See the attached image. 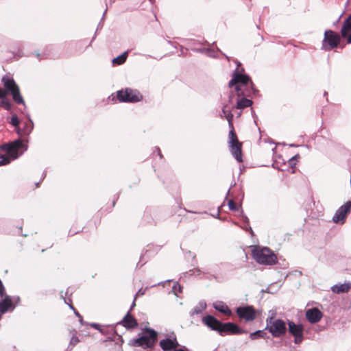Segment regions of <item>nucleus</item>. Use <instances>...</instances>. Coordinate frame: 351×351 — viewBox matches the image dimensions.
<instances>
[{
  "mask_svg": "<svg viewBox=\"0 0 351 351\" xmlns=\"http://www.w3.org/2000/svg\"><path fill=\"white\" fill-rule=\"evenodd\" d=\"M110 97H112V101H115V97H114L113 95H112L110 97Z\"/></svg>",
  "mask_w": 351,
  "mask_h": 351,
  "instance_id": "obj_36",
  "label": "nucleus"
},
{
  "mask_svg": "<svg viewBox=\"0 0 351 351\" xmlns=\"http://www.w3.org/2000/svg\"><path fill=\"white\" fill-rule=\"evenodd\" d=\"M1 106H2L5 110H9L11 108L12 104L10 101L5 97L2 99Z\"/></svg>",
  "mask_w": 351,
  "mask_h": 351,
  "instance_id": "obj_24",
  "label": "nucleus"
},
{
  "mask_svg": "<svg viewBox=\"0 0 351 351\" xmlns=\"http://www.w3.org/2000/svg\"><path fill=\"white\" fill-rule=\"evenodd\" d=\"M159 346L163 351H173L180 346L176 337L165 338L160 341Z\"/></svg>",
  "mask_w": 351,
  "mask_h": 351,
  "instance_id": "obj_14",
  "label": "nucleus"
},
{
  "mask_svg": "<svg viewBox=\"0 0 351 351\" xmlns=\"http://www.w3.org/2000/svg\"><path fill=\"white\" fill-rule=\"evenodd\" d=\"M222 112L223 114V116L226 119V115L228 114V113H231L230 111L227 110H226V106H223V109H222Z\"/></svg>",
  "mask_w": 351,
  "mask_h": 351,
  "instance_id": "obj_32",
  "label": "nucleus"
},
{
  "mask_svg": "<svg viewBox=\"0 0 351 351\" xmlns=\"http://www.w3.org/2000/svg\"><path fill=\"white\" fill-rule=\"evenodd\" d=\"M249 84H250L252 87L254 86V83L247 75L235 71L232 74V77L228 83V86L230 88L234 87V91L239 96H245L244 88L247 87Z\"/></svg>",
  "mask_w": 351,
  "mask_h": 351,
  "instance_id": "obj_4",
  "label": "nucleus"
},
{
  "mask_svg": "<svg viewBox=\"0 0 351 351\" xmlns=\"http://www.w3.org/2000/svg\"><path fill=\"white\" fill-rule=\"evenodd\" d=\"M351 289V282H345L343 284L335 285L331 287L333 293L340 294L348 293Z\"/></svg>",
  "mask_w": 351,
  "mask_h": 351,
  "instance_id": "obj_18",
  "label": "nucleus"
},
{
  "mask_svg": "<svg viewBox=\"0 0 351 351\" xmlns=\"http://www.w3.org/2000/svg\"><path fill=\"white\" fill-rule=\"evenodd\" d=\"M228 204L230 210H237V204L232 199H230L228 201Z\"/></svg>",
  "mask_w": 351,
  "mask_h": 351,
  "instance_id": "obj_28",
  "label": "nucleus"
},
{
  "mask_svg": "<svg viewBox=\"0 0 351 351\" xmlns=\"http://www.w3.org/2000/svg\"><path fill=\"white\" fill-rule=\"evenodd\" d=\"M235 312L240 321L245 323L254 321L258 316V311L250 305L239 306L236 308Z\"/></svg>",
  "mask_w": 351,
  "mask_h": 351,
  "instance_id": "obj_9",
  "label": "nucleus"
},
{
  "mask_svg": "<svg viewBox=\"0 0 351 351\" xmlns=\"http://www.w3.org/2000/svg\"><path fill=\"white\" fill-rule=\"evenodd\" d=\"M214 308L217 311H219L220 313H223L225 315L230 316L232 315V312H231L230 309L229 308V307L223 303H220L219 304H215Z\"/></svg>",
  "mask_w": 351,
  "mask_h": 351,
  "instance_id": "obj_21",
  "label": "nucleus"
},
{
  "mask_svg": "<svg viewBox=\"0 0 351 351\" xmlns=\"http://www.w3.org/2000/svg\"><path fill=\"white\" fill-rule=\"evenodd\" d=\"M202 322L211 330L217 331L221 336L237 335L245 333L246 331L233 322L223 323L213 315L203 317Z\"/></svg>",
  "mask_w": 351,
  "mask_h": 351,
  "instance_id": "obj_1",
  "label": "nucleus"
},
{
  "mask_svg": "<svg viewBox=\"0 0 351 351\" xmlns=\"http://www.w3.org/2000/svg\"><path fill=\"white\" fill-rule=\"evenodd\" d=\"M128 58V52L125 51L112 60L113 65H121L123 64Z\"/></svg>",
  "mask_w": 351,
  "mask_h": 351,
  "instance_id": "obj_22",
  "label": "nucleus"
},
{
  "mask_svg": "<svg viewBox=\"0 0 351 351\" xmlns=\"http://www.w3.org/2000/svg\"><path fill=\"white\" fill-rule=\"evenodd\" d=\"M158 154H159L160 158H162V155L160 149H158Z\"/></svg>",
  "mask_w": 351,
  "mask_h": 351,
  "instance_id": "obj_37",
  "label": "nucleus"
},
{
  "mask_svg": "<svg viewBox=\"0 0 351 351\" xmlns=\"http://www.w3.org/2000/svg\"><path fill=\"white\" fill-rule=\"evenodd\" d=\"M10 162V159L8 156H1L0 160V166L8 165Z\"/></svg>",
  "mask_w": 351,
  "mask_h": 351,
  "instance_id": "obj_27",
  "label": "nucleus"
},
{
  "mask_svg": "<svg viewBox=\"0 0 351 351\" xmlns=\"http://www.w3.org/2000/svg\"><path fill=\"white\" fill-rule=\"evenodd\" d=\"M23 147V142L21 140L14 141L9 144H5L2 146V149L5 151L8 155L13 158L18 156V152Z\"/></svg>",
  "mask_w": 351,
  "mask_h": 351,
  "instance_id": "obj_13",
  "label": "nucleus"
},
{
  "mask_svg": "<svg viewBox=\"0 0 351 351\" xmlns=\"http://www.w3.org/2000/svg\"><path fill=\"white\" fill-rule=\"evenodd\" d=\"M238 98L237 101V105L235 106L237 109H244L247 107H250L252 104V101L251 99H247L244 97V96H239L237 95Z\"/></svg>",
  "mask_w": 351,
  "mask_h": 351,
  "instance_id": "obj_19",
  "label": "nucleus"
},
{
  "mask_svg": "<svg viewBox=\"0 0 351 351\" xmlns=\"http://www.w3.org/2000/svg\"><path fill=\"white\" fill-rule=\"evenodd\" d=\"M351 213V201L346 202L340 206L332 217V221L335 223L343 224L347 216Z\"/></svg>",
  "mask_w": 351,
  "mask_h": 351,
  "instance_id": "obj_11",
  "label": "nucleus"
},
{
  "mask_svg": "<svg viewBox=\"0 0 351 351\" xmlns=\"http://www.w3.org/2000/svg\"><path fill=\"white\" fill-rule=\"evenodd\" d=\"M91 326H92L93 328H96V329H99V324H91Z\"/></svg>",
  "mask_w": 351,
  "mask_h": 351,
  "instance_id": "obj_34",
  "label": "nucleus"
},
{
  "mask_svg": "<svg viewBox=\"0 0 351 351\" xmlns=\"http://www.w3.org/2000/svg\"><path fill=\"white\" fill-rule=\"evenodd\" d=\"M14 308L12 298L5 295L0 300V319L3 314Z\"/></svg>",
  "mask_w": 351,
  "mask_h": 351,
  "instance_id": "obj_15",
  "label": "nucleus"
},
{
  "mask_svg": "<svg viewBox=\"0 0 351 351\" xmlns=\"http://www.w3.org/2000/svg\"><path fill=\"white\" fill-rule=\"evenodd\" d=\"M289 332L294 337L295 344L300 343L303 340L304 328L302 324H296L292 321L288 322Z\"/></svg>",
  "mask_w": 351,
  "mask_h": 351,
  "instance_id": "obj_12",
  "label": "nucleus"
},
{
  "mask_svg": "<svg viewBox=\"0 0 351 351\" xmlns=\"http://www.w3.org/2000/svg\"><path fill=\"white\" fill-rule=\"evenodd\" d=\"M341 36L332 30H326L322 42V49L325 51L333 49L338 47Z\"/></svg>",
  "mask_w": 351,
  "mask_h": 351,
  "instance_id": "obj_10",
  "label": "nucleus"
},
{
  "mask_svg": "<svg viewBox=\"0 0 351 351\" xmlns=\"http://www.w3.org/2000/svg\"><path fill=\"white\" fill-rule=\"evenodd\" d=\"M117 99L122 103H136L141 101L143 97L142 94L136 89L125 88L117 92Z\"/></svg>",
  "mask_w": 351,
  "mask_h": 351,
  "instance_id": "obj_8",
  "label": "nucleus"
},
{
  "mask_svg": "<svg viewBox=\"0 0 351 351\" xmlns=\"http://www.w3.org/2000/svg\"><path fill=\"white\" fill-rule=\"evenodd\" d=\"M351 31V14L345 20L341 29V36L346 38L348 34Z\"/></svg>",
  "mask_w": 351,
  "mask_h": 351,
  "instance_id": "obj_20",
  "label": "nucleus"
},
{
  "mask_svg": "<svg viewBox=\"0 0 351 351\" xmlns=\"http://www.w3.org/2000/svg\"><path fill=\"white\" fill-rule=\"evenodd\" d=\"M300 158L299 154H297L289 159V165L291 168H294L296 165V161Z\"/></svg>",
  "mask_w": 351,
  "mask_h": 351,
  "instance_id": "obj_26",
  "label": "nucleus"
},
{
  "mask_svg": "<svg viewBox=\"0 0 351 351\" xmlns=\"http://www.w3.org/2000/svg\"><path fill=\"white\" fill-rule=\"evenodd\" d=\"M75 314H76L77 316H80V314H79V313H78L77 311H75Z\"/></svg>",
  "mask_w": 351,
  "mask_h": 351,
  "instance_id": "obj_38",
  "label": "nucleus"
},
{
  "mask_svg": "<svg viewBox=\"0 0 351 351\" xmlns=\"http://www.w3.org/2000/svg\"><path fill=\"white\" fill-rule=\"evenodd\" d=\"M346 38H347L348 43H351V33L350 34L348 33L347 37Z\"/></svg>",
  "mask_w": 351,
  "mask_h": 351,
  "instance_id": "obj_33",
  "label": "nucleus"
},
{
  "mask_svg": "<svg viewBox=\"0 0 351 351\" xmlns=\"http://www.w3.org/2000/svg\"><path fill=\"white\" fill-rule=\"evenodd\" d=\"M173 351H186V350L182 348H180V349L176 348Z\"/></svg>",
  "mask_w": 351,
  "mask_h": 351,
  "instance_id": "obj_35",
  "label": "nucleus"
},
{
  "mask_svg": "<svg viewBox=\"0 0 351 351\" xmlns=\"http://www.w3.org/2000/svg\"><path fill=\"white\" fill-rule=\"evenodd\" d=\"M274 337H280L287 332L286 323L280 319H276L271 316L266 319V327Z\"/></svg>",
  "mask_w": 351,
  "mask_h": 351,
  "instance_id": "obj_7",
  "label": "nucleus"
},
{
  "mask_svg": "<svg viewBox=\"0 0 351 351\" xmlns=\"http://www.w3.org/2000/svg\"><path fill=\"white\" fill-rule=\"evenodd\" d=\"M266 332H265V330H259L254 332H252L250 335V338L252 340H255L256 339L259 338H265Z\"/></svg>",
  "mask_w": 351,
  "mask_h": 351,
  "instance_id": "obj_23",
  "label": "nucleus"
},
{
  "mask_svg": "<svg viewBox=\"0 0 351 351\" xmlns=\"http://www.w3.org/2000/svg\"><path fill=\"white\" fill-rule=\"evenodd\" d=\"M79 338L76 335H73L71 339L70 343L72 346H75L77 343H79Z\"/></svg>",
  "mask_w": 351,
  "mask_h": 351,
  "instance_id": "obj_30",
  "label": "nucleus"
},
{
  "mask_svg": "<svg viewBox=\"0 0 351 351\" xmlns=\"http://www.w3.org/2000/svg\"><path fill=\"white\" fill-rule=\"evenodd\" d=\"M122 325L129 329L135 328L138 327V322L136 319L128 312L121 321Z\"/></svg>",
  "mask_w": 351,
  "mask_h": 351,
  "instance_id": "obj_17",
  "label": "nucleus"
},
{
  "mask_svg": "<svg viewBox=\"0 0 351 351\" xmlns=\"http://www.w3.org/2000/svg\"><path fill=\"white\" fill-rule=\"evenodd\" d=\"M19 123H20L18 117H16V115L12 116V117L11 118L10 123L12 125L17 127L19 125Z\"/></svg>",
  "mask_w": 351,
  "mask_h": 351,
  "instance_id": "obj_29",
  "label": "nucleus"
},
{
  "mask_svg": "<svg viewBox=\"0 0 351 351\" xmlns=\"http://www.w3.org/2000/svg\"><path fill=\"white\" fill-rule=\"evenodd\" d=\"M323 313L317 308H312L306 311V318L311 324H315L320 321Z\"/></svg>",
  "mask_w": 351,
  "mask_h": 351,
  "instance_id": "obj_16",
  "label": "nucleus"
},
{
  "mask_svg": "<svg viewBox=\"0 0 351 351\" xmlns=\"http://www.w3.org/2000/svg\"><path fill=\"white\" fill-rule=\"evenodd\" d=\"M1 82L5 88V89L3 90L7 91V95L8 93L11 94L13 100L17 104L25 105V101L22 95H21L19 87L16 84L14 79L8 75H5L2 77Z\"/></svg>",
  "mask_w": 351,
  "mask_h": 351,
  "instance_id": "obj_6",
  "label": "nucleus"
},
{
  "mask_svg": "<svg viewBox=\"0 0 351 351\" xmlns=\"http://www.w3.org/2000/svg\"><path fill=\"white\" fill-rule=\"evenodd\" d=\"M158 340V333L154 329L145 328L144 335L134 339L132 341L134 346L142 347L143 348H153Z\"/></svg>",
  "mask_w": 351,
  "mask_h": 351,
  "instance_id": "obj_5",
  "label": "nucleus"
},
{
  "mask_svg": "<svg viewBox=\"0 0 351 351\" xmlns=\"http://www.w3.org/2000/svg\"><path fill=\"white\" fill-rule=\"evenodd\" d=\"M226 119L228 122V125L230 128V132L228 135V145L231 154L234 157V158L239 162H243V154H242V147L243 143L240 142L238 139L237 135L234 131L232 120H233V114L232 113H228L226 115Z\"/></svg>",
  "mask_w": 351,
  "mask_h": 351,
  "instance_id": "obj_2",
  "label": "nucleus"
},
{
  "mask_svg": "<svg viewBox=\"0 0 351 351\" xmlns=\"http://www.w3.org/2000/svg\"><path fill=\"white\" fill-rule=\"evenodd\" d=\"M7 91L4 90L2 88H0V98L3 99L6 97Z\"/></svg>",
  "mask_w": 351,
  "mask_h": 351,
  "instance_id": "obj_31",
  "label": "nucleus"
},
{
  "mask_svg": "<svg viewBox=\"0 0 351 351\" xmlns=\"http://www.w3.org/2000/svg\"><path fill=\"white\" fill-rule=\"evenodd\" d=\"M83 227H80V228H75V227H71L69 231V234L70 236H74L75 234H77L78 232H80L82 231L83 230Z\"/></svg>",
  "mask_w": 351,
  "mask_h": 351,
  "instance_id": "obj_25",
  "label": "nucleus"
},
{
  "mask_svg": "<svg viewBox=\"0 0 351 351\" xmlns=\"http://www.w3.org/2000/svg\"><path fill=\"white\" fill-rule=\"evenodd\" d=\"M252 255L253 258L259 264L272 265L276 263L277 257L268 247L254 246Z\"/></svg>",
  "mask_w": 351,
  "mask_h": 351,
  "instance_id": "obj_3",
  "label": "nucleus"
}]
</instances>
